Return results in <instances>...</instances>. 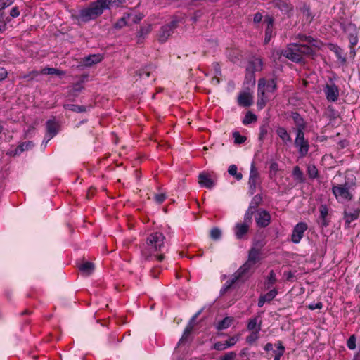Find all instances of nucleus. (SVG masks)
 Here are the masks:
<instances>
[{
  "instance_id": "obj_22",
  "label": "nucleus",
  "mask_w": 360,
  "mask_h": 360,
  "mask_svg": "<svg viewBox=\"0 0 360 360\" xmlns=\"http://www.w3.org/2000/svg\"><path fill=\"white\" fill-rule=\"evenodd\" d=\"M300 11L302 13V21L307 24L311 23L314 20V15L311 12L309 6L304 4Z\"/></svg>"
},
{
  "instance_id": "obj_34",
  "label": "nucleus",
  "mask_w": 360,
  "mask_h": 360,
  "mask_svg": "<svg viewBox=\"0 0 360 360\" xmlns=\"http://www.w3.org/2000/svg\"><path fill=\"white\" fill-rule=\"evenodd\" d=\"M261 323L262 321H259V324L258 327L256 328L255 331H252V333L246 338V342L248 343L251 345L258 339V333L259 331L261 330Z\"/></svg>"
},
{
  "instance_id": "obj_63",
  "label": "nucleus",
  "mask_w": 360,
  "mask_h": 360,
  "mask_svg": "<svg viewBox=\"0 0 360 360\" xmlns=\"http://www.w3.org/2000/svg\"><path fill=\"white\" fill-rule=\"evenodd\" d=\"M274 360H280L281 357L283 355L284 352L276 349L274 351Z\"/></svg>"
},
{
  "instance_id": "obj_61",
  "label": "nucleus",
  "mask_w": 360,
  "mask_h": 360,
  "mask_svg": "<svg viewBox=\"0 0 360 360\" xmlns=\"http://www.w3.org/2000/svg\"><path fill=\"white\" fill-rule=\"evenodd\" d=\"M6 155H10V156H15V155H20V153L16 148H11L7 153H6Z\"/></svg>"
},
{
  "instance_id": "obj_17",
  "label": "nucleus",
  "mask_w": 360,
  "mask_h": 360,
  "mask_svg": "<svg viewBox=\"0 0 360 360\" xmlns=\"http://www.w3.org/2000/svg\"><path fill=\"white\" fill-rule=\"evenodd\" d=\"M250 226L242 222L237 223L234 226V233L238 239H243L249 231Z\"/></svg>"
},
{
  "instance_id": "obj_56",
  "label": "nucleus",
  "mask_w": 360,
  "mask_h": 360,
  "mask_svg": "<svg viewBox=\"0 0 360 360\" xmlns=\"http://www.w3.org/2000/svg\"><path fill=\"white\" fill-rule=\"evenodd\" d=\"M276 274L274 271H271L268 276V283L270 285H273L276 283Z\"/></svg>"
},
{
  "instance_id": "obj_19",
  "label": "nucleus",
  "mask_w": 360,
  "mask_h": 360,
  "mask_svg": "<svg viewBox=\"0 0 360 360\" xmlns=\"http://www.w3.org/2000/svg\"><path fill=\"white\" fill-rule=\"evenodd\" d=\"M103 11L109 9L110 7H118L124 3L125 0H97Z\"/></svg>"
},
{
  "instance_id": "obj_12",
  "label": "nucleus",
  "mask_w": 360,
  "mask_h": 360,
  "mask_svg": "<svg viewBox=\"0 0 360 360\" xmlns=\"http://www.w3.org/2000/svg\"><path fill=\"white\" fill-rule=\"evenodd\" d=\"M324 93L328 101L335 102L339 97V89L334 83L328 84L324 88Z\"/></svg>"
},
{
  "instance_id": "obj_37",
  "label": "nucleus",
  "mask_w": 360,
  "mask_h": 360,
  "mask_svg": "<svg viewBox=\"0 0 360 360\" xmlns=\"http://www.w3.org/2000/svg\"><path fill=\"white\" fill-rule=\"evenodd\" d=\"M228 172L230 175L235 176L237 180H240L243 178V174L237 172V167L236 165H230L228 169Z\"/></svg>"
},
{
  "instance_id": "obj_15",
  "label": "nucleus",
  "mask_w": 360,
  "mask_h": 360,
  "mask_svg": "<svg viewBox=\"0 0 360 360\" xmlns=\"http://www.w3.org/2000/svg\"><path fill=\"white\" fill-rule=\"evenodd\" d=\"M263 63L261 58H254L248 63L246 72H250V76L253 78V73L256 71H260L262 68Z\"/></svg>"
},
{
  "instance_id": "obj_53",
  "label": "nucleus",
  "mask_w": 360,
  "mask_h": 360,
  "mask_svg": "<svg viewBox=\"0 0 360 360\" xmlns=\"http://www.w3.org/2000/svg\"><path fill=\"white\" fill-rule=\"evenodd\" d=\"M20 11L18 6L13 7L10 11V17L11 18H17L20 15Z\"/></svg>"
},
{
  "instance_id": "obj_44",
  "label": "nucleus",
  "mask_w": 360,
  "mask_h": 360,
  "mask_svg": "<svg viewBox=\"0 0 360 360\" xmlns=\"http://www.w3.org/2000/svg\"><path fill=\"white\" fill-rule=\"evenodd\" d=\"M251 207L252 205H250V208L245 212L244 216V221L242 222L249 226H250L252 223V218L253 214V212L250 210Z\"/></svg>"
},
{
  "instance_id": "obj_10",
  "label": "nucleus",
  "mask_w": 360,
  "mask_h": 360,
  "mask_svg": "<svg viewBox=\"0 0 360 360\" xmlns=\"http://www.w3.org/2000/svg\"><path fill=\"white\" fill-rule=\"evenodd\" d=\"M308 226L305 222H300L294 227L291 236V240L294 243H299L307 229Z\"/></svg>"
},
{
  "instance_id": "obj_27",
  "label": "nucleus",
  "mask_w": 360,
  "mask_h": 360,
  "mask_svg": "<svg viewBox=\"0 0 360 360\" xmlns=\"http://www.w3.org/2000/svg\"><path fill=\"white\" fill-rule=\"evenodd\" d=\"M95 266L92 262H86L79 266V271L84 276H89L94 271Z\"/></svg>"
},
{
  "instance_id": "obj_24",
  "label": "nucleus",
  "mask_w": 360,
  "mask_h": 360,
  "mask_svg": "<svg viewBox=\"0 0 360 360\" xmlns=\"http://www.w3.org/2000/svg\"><path fill=\"white\" fill-rule=\"evenodd\" d=\"M252 102V97L249 93L243 92L238 96V103L241 106L248 107Z\"/></svg>"
},
{
  "instance_id": "obj_43",
  "label": "nucleus",
  "mask_w": 360,
  "mask_h": 360,
  "mask_svg": "<svg viewBox=\"0 0 360 360\" xmlns=\"http://www.w3.org/2000/svg\"><path fill=\"white\" fill-rule=\"evenodd\" d=\"M39 75V72L33 70L28 73H26V74H24V75L20 76V78L23 79H27V80H32Z\"/></svg>"
},
{
  "instance_id": "obj_20",
  "label": "nucleus",
  "mask_w": 360,
  "mask_h": 360,
  "mask_svg": "<svg viewBox=\"0 0 360 360\" xmlns=\"http://www.w3.org/2000/svg\"><path fill=\"white\" fill-rule=\"evenodd\" d=\"M360 211L358 209H354L351 211L345 210L344 212V219L345 224L349 226L350 223L358 219Z\"/></svg>"
},
{
  "instance_id": "obj_16",
  "label": "nucleus",
  "mask_w": 360,
  "mask_h": 360,
  "mask_svg": "<svg viewBox=\"0 0 360 360\" xmlns=\"http://www.w3.org/2000/svg\"><path fill=\"white\" fill-rule=\"evenodd\" d=\"M274 6L284 13L288 14L293 10L292 5L288 0H274Z\"/></svg>"
},
{
  "instance_id": "obj_18",
  "label": "nucleus",
  "mask_w": 360,
  "mask_h": 360,
  "mask_svg": "<svg viewBox=\"0 0 360 360\" xmlns=\"http://www.w3.org/2000/svg\"><path fill=\"white\" fill-rule=\"evenodd\" d=\"M199 184L207 188H212L214 186V181L211 179L210 176L205 172L200 173L198 175Z\"/></svg>"
},
{
  "instance_id": "obj_42",
  "label": "nucleus",
  "mask_w": 360,
  "mask_h": 360,
  "mask_svg": "<svg viewBox=\"0 0 360 360\" xmlns=\"http://www.w3.org/2000/svg\"><path fill=\"white\" fill-rule=\"evenodd\" d=\"M34 144L32 141H28L20 143L18 146H17V148L20 154L23 151L27 150L29 148H32Z\"/></svg>"
},
{
  "instance_id": "obj_49",
  "label": "nucleus",
  "mask_w": 360,
  "mask_h": 360,
  "mask_svg": "<svg viewBox=\"0 0 360 360\" xmlns=\"http://www.w3.org/2000/svg\"><path fill=\"white\" fill-rule=\"evenodd\" d=\"M267 98L265 96V95L262 96L261 94L259 93V98L257 105L260 109L264 107Z\"/></svg>"
},
{
  "instance_id": "obj_64",
  "label": "nucleus",
  "mask_w": 360,
  "mask_h": 360,
  "mask_svg": "<svg viewBox=\"0 0 360 360\" xmlns=\"http://www.w3.org/2000/svg\"><path fill=\"white\" fill-rule=\"evenodd\" d=\"M262 20V15L260 13H256L254 15L253 21L255 23L261 22Z\"/></svg>"
},
{
  "instance_id": "obj_30",
  "label": "nucleus",
  "mask_w": 360,
  "mask_h": 360,
  "mask_svg": "<svg viewBox=\"0 0 360 360\" xmlns=\"http://www.w3.org/2000/svg\"><path fill=\"white\" fill-rule=\"evenodd\" d=\"M131 16V13H124V15L120 18L113 25L115 29H121L127 26V22L130 20Z\"/></svg>"
},
{
  "instance_id": "obj_29",
  "label": "nucleus",
  "mask_w": 360,
  "mask_h": 360,
  "mask_svg": "<svg viewBox=\"0 0 360 360\" xmlns=\"http://www.w3.org/2000/svg\"><path fill=\"white\" fill-rule=\"evenodd\" d=\"M102 56L100 54L89 55L84 58V63L86 66H91L101 62Z\"/></svg>"
},
{
  "instance_id": "obj_41",
  "label": "nucleus",
  "mask_w": 360,
  "mask_h": 360,
  "mask_svg": "<svg viewBox=\"0 0 360 360\" xmlns=\"http://www.w3.org/2000/svg\"><path fill=\"white\" fill-rule=\"evenodd\" d=\"M260 321L258 317L251 319L248 324V329L249 330H254L257 326L258 327Z\"/></svg>"
},
{
  "instance_id": "obj_6",
  "label": "nucleus",
  "mask_w": 360,
  "mask_h": 360,
  "mask_svg": "<svg viewBox=\"0 0 360 360\" xmlns=\"http://www.w3.org/2000/svg\"><path fill=\"white\" fill-rule=\"evenodd\" d=\"M248 185L249 193L251 195L256 192L257 188L261 185L260 174L254 162L251 164Z\"/></svg>"
},
{
  "instance_id": "obj_51",
  "label": "nucleus",
  "mask_w": 360,
  "mask_h": 360,
  "mask_svg": "<svg viewBox=\"0 0 360 360\" xmlns=\"http://www.w3.org/2000/svg\"><path fill=\"white\" fill-rule=\"evenodd\" d=\"M321 218H326L328 212V207L326 205H321L319 208Z\"/></svg>"
},
{
  "instance_id": "obj_21",
  "label": "nucleus",
  "mask_w": 360,
  "mask_h": 360,
  "mask_svg": "<svg viewBox=\"0 0 360 360\" xmlns=\"http://www.w3.org/2000/svg\"><path fill=\"white\" fill-rule=\"evenodd\" d=\"M277 293V290L273 289L267 293L261 295L258 300V307H262L266 302H271L276 296Z\"/></svg>"
},
{
  "instance_id": "obj_47",
  "label": "nucleus",
  "mask_w": 360,
  "mask_h": 360,
  "mask_svg": "<svg viewBox=\"0 0 360 360\" xmlns=\"http://www.w3.org/2000/svg\"><path fill=\"white\" fill-rule=\"evenodd\" d=\"M268 133V126L266 124H263L260 127L259 129V139L263 140L265 136L267 135Z\"/></svg>"
},
{
  "instance_id": "obj_45",
  "label": "nucleus",
  "mask_w": 360,
  "mask_h": 360,
  "mask_svg": "<svg viewBox=\"0 0 360 360\" xmlns=\"http://www.w3.org/2000/svg\"><path fill=\"white\" fill-rule=\"evenodd\" d=\"M221 231L217 227H214L210 231V237L213 240H218L221 238Z\"/></svg>"
},
{
  "instance_id": "obj_58",
  "label": "nucleus",
  "mask_w": 360,
  "mask_h": 360,
  "mask_svg": "<svg viewBox=\"0 0 360 360\" xmlns=\"http://www.w3.org/2000/svg\"><path fill=\"white\" fill-rule=\"evenodd\" d=\"M278 171V164L277 162H272L270 165V173L276 174Z\"/></svg>"
},
{
  "instance_id": "obj_4",
  "label": "nucleus",
  "mask_w": 360,
  "mask_h": 360,
  "mask_svg": "<svg viewBox=\"0 0 360 360\" xmlns=\"http://www.w3.org/2000/svg\"><path fill=\"white\" fill-rule=\"evenodd\" d=\"M103 12L102 8L96 0L91 3L88 8L80 10L78 18L82 22H88L96 18L101 15Z\"/></svg>"
},
{
  "instance_id": "obj_14",
  "label": "nucleus",
  "mask_w": 360,
  "mask_h": 360,
  "mask_svg": "<svg viewBox=\"0 0 360 360\" xmlns=\"http://www.w3.org/2000/svg\"><path fill=\"white\" fill-rule=\"evenodd\" d=\"M255 221L257 226L260 227L267 226L271 221L269 213L265 210H260L255 216Z\"/></svg>"
},
{
  "instance_id": "obj_60",
  "label": "nucleus",
  "mask_w": 360,
  "mask_h": 360,
  "mask_svg": "<svg viewBox=\"0 0 360 360\" xmlns=\"http://www.w3.org/2000/svg\"><path fill=\"white\" fill-rule=\"evenodd\" d=\"M264 22L267 24L266 27L273 28L274 25V18L271 16H266L264 19Z\"/></svg>"
},
{
  "instance_id": "obj_33",
  "label": "nucleus",
  "mask_w": 360,
  "mask_h": 360,
  "mask_svg": "<svg viewBox=\"0 0 360 360\" xmlns=\"http://www.w3.org/2000/svg\"><path fill=\"white\" fill-rule=\"evenodd\" d=\"M40 73L41 74H44V75H56L59 77L65 74L64 72L57 69V68H43Z\"/></svg>"
},
{
  "instance_id": "obj_57",
  "label": "nucleus",
  "mask_w": 360,
  "mask_h": 360,
  "mask_svg": "<svg viewBox=\"0 0 360 360\" xmlns=\"http://www.w3.org/2000/svg\"><path fill=\"white\" fill-rule=\"evenodd\" d=\"M166 199L165 193L156 194L155 195V200L159 204L162 203Z\"/></svg>"
},
{
  "instance_id": "obj_3",
  "label": "nucleus",
  "mask_w": 360,
  "mask_h": 360,
  "mask_svg": "<svg viewBox=\"0 0 360 360\" xmlns=\"http://www.w3.org/2000/svg\"><path fill=\"white\" fill-rule=\"evenodd\" d=\"M356 183L353 180L345 181L343 184L333 186L332 192L339 201H350L353 198Z\"/></svg>"
},
{
  "instance_id": "obj_59",
  "label": "nucleus",
  "mask_w": 360,
  "mask_h": 360,
  "mask_svg": "<svg viewBox=\"0 0 360 360\" xmlns=\"http://www.w3.org/2000/svg\"><path fill=\"white\" fill-rule=\"evenodd\" d=\"M7 70L3 67H0V82L4 80L7 77Z\"/></svg>"
},
{
  "instance_id": "obj_35",
  "label": "nucleus",
  "mask_w": 360,
  "mask_h": 360,
  "mask_svg": "<svg viewBox=\"0 0 360 360\" xmlns=\"http://www.w3.org/2000/svg\"><path fill=\"white\" fill-rule=\"evenodd\" d=\"M298 47L302 58L305 56H311L314 52L312 47L308 45L298 44Z\"/></svg>"
},
{
  "instance_id": "obj_13",
  "label": "nucleus",
  "mask_w": 360,
  "mask_h": 360,
  "mask_svg": "<svg viewBox=\"0 0 360 360\" xmlns=\"http://www.w3.org/2000/svg\"><path fill=\"white\" fill-rule=\"evenodd\" d=\"M240 335H236L231 337L228 340L225 342H217L213 345V349L218 351H223L227 348L234 346L236 342L239 340Z\"/></svg>"
},
{
  "instance_id": "obj_11",
  "label": "nucleus",
  "mask_w": 360,
  "mask_h": 360,
  "mask_svg": "<svg viewBox=\"0 0 360 360\" xmlns=\"http://www.w3.org/2000/svg\"><path fill=\"white\" fill-rule=\"evenodd\" d=\"M248 276L245 274L240 269H238L228 280L221 290V293L226 292L231 286L238 280L248 278Z\"/></svg>"
},
{
  "instance_id": "obj_48",
  "label": "nucleus",
  "mask_w": 360,
  "mask_h": 360,
  "mask_svg": "<svg viewBox=\"0 0 360 360\" xmlns=\"http://www.w3.org/2000/svg\"><path fill=\"white\" fill-rule=\"evenodd\" d=\"M347 345L349 349H354L356 348V337L355 335H351L347 340Z\"/></svg>"
},
{
  "instance_id": "obj_40",
  "label": "nucleus",
  "mask_w": 360,
  "mask_h": 360,
  "mask_svg": "<svg viewBox=\"0 0 360 360\" xmlns=\"http://www.w3.org/2000/svg\"><path fill=\"white\" fill-rule=\"evenodd\" d=\"M233 137L234 138V143L236 144H241L244 143L247 138L245 136H242L239 132L235 131L233 133Z\"/></svg>"
},
{
  "instance_id": "obj_32",
  "label": "nucleus",
  "mask_w": 360,
  "mask_h": 360,
  "mask_svg": "<svg viewBox=\"0 0 360 360\" xmlns=\"http://www.w3.org/2000/svg\"><path fill=\"white\" fill-rule=\"evenodd\" d=\"M46 130L48 134H50L51 137L52 138L54 136L57 132H58V124L57 123L51 120H49L46 122Z\"/></svg>"
},
{
  "instance_id": "obj_39",
  "label": "nucleus",
  "mask_w": 360,
  "mask_h": 360,
  "mask_svg": "<svg viewBox=\"0 0 360 360\" xmlns=\"http://www.w3.org/2000/svg\"><path fill=\"white\" fill-rule=\"evenodd\" d=\"M292 174L295 179L299 181L302 182L304 181L303 173L298 166H295L293 168Z\"/></svg>"
},
{
  "instance_id": "obj_62",
  "label": "nucleus",
  "mask_w": 360,
  "mask_h": 360,
  "mask_svg": "<svg viewBox=\"0 0 360 360\" xmlns=\"http://www.w3.org/2000/svg\"><path fill=\"white\" fill-rule=\"evenodd\" d=\"M193 323H191V321H190V322L188 323V324L187 325V326L186 327V328H185V330H184V332L186 334H188V335H191V332H192V330H193Z\"/></svg>"
},
{
  "instance_id": "obj_9",
  "label": "nucleus",
  "mask_w": 360,
  "mask_h": 360,
  "mask_svg": "<svg viewBox=\"0 0 360 360\" xmlns=\"http://www.w3.org/2000/svg\"><path fill=\"white\" fill-rule=\"evenodd\" d=\"M300 53L298 44H292L284 51L283 54L289 60L295 63H299L303 59Z\"/></svg>"
},
{
  "instance_id": "obj_7",
  "label": "nucleus",
  "mask_w": 360,
  "mask_h": 360,
  "mask_svg": "<svg viewBox=\"0 0 360 360\" xmlns=\"http://www.w3.org/2000/svg\"><path fill=\"white\" fill-rule=\"evenodd\" d=\"M276 89V82L275 79H266L261 78L258 81V91L262 96L266 93H273Z\"/></svg>"
},
{
  "instance_id": "obj_52",
  "label": "nucleus",
  "mask_w": 360,
  "mask_h": 360,
  "mask_svg": "<svg viewBox=\"0 0 360 360\" xmlns=\"http://www.w3.org/2000/svg\"><path fill=\"white\" fill-rule=\"evenodd\" d=\"M298 38L301 41H305L309 44L314 41V39L311 36H307L305 34H299Z\"/></svg>"
},
{
  "instance_id": "obj_50",
  "label": "nucleus",
  "mask_w": 360,
  "mask_h": 360,
  "mask_svg": "<svg viewBox=\"0 0 360 360\" xmlns=\"http://www.w3.org/2000/svg\"><path fill=\"white\" fill-rule=\"evenodd\" d=\"M236 353L235 352H230L221 356L219 360H235Z\"/></svg>"
},
{
  "instance_id": "obj_1",
  "label": "nucleus",
  "mask_w": 360,
  "mask_h": 360,
  "mask_svg": "<svg viewBox=\"0 0 360 360\" xmlns=\"http://www.w3.org/2000/svg\"><path fill=\"white\" fill-rule=\"evenodd\" d=\"M165 240V236L160 232L150 234L147 239L146 247L141 250L142 257L145 260H150L153 258V253L162 251Z\"/></svg>"
},
{
  "instance_id": "obj_54",
  "label": "nucleus",
  "mask_w": 360,
  "mask_h": 360,
  "mask_svg": "<svg viewBox=\"0 0 360 360\" xmlns=\"http://www.w3.org/2000/svg\"><path fill=\"white\" fill-rule=\"evenodd\" d=\"M272 34V29L269 27H266L265 30V38H264V43L267 44L271 37Z\"/></svg>"
},
{
  "instance_id": "obj_25",
  "label": "nucleus",
  "mask_w": 360,
  "mask_h": 360,
  "mask_svg": "<svg viewBox=\"0 0 360 360\" xmlns=\"http://www.w3.org/2000/svg\"><path fill=\"white\" fill-rule=\"evenodd\" d=\"M292 117L296 125L295 132L304 131L306 124L302 117L297 112L292 113Z\"/></svg>"
},
{
  "instance_id": "obj_46",
  "label": "nucleus",
  "mask_w": 360,
  "mask_h": 360,
  "mask_svg": "<svg viewBox=\"0 0 360 360\" xmlns=\"http://www.w3.org/2000/svg\"><path fill=\"white\" fill-rule=\"evenodd\" d=\"M309 176L311 179H315L318 176V170L314 165H309L307 168Z\"/></svg>"
},
{
  "instance_id": "obj_5",
  "label": "nucleus",
  "mask_w": 360,
  "mask_h": 360,
  "mask_svg": "<svg viewBox=\"0 0 360 360\" xmlns=\"http://www.w3.org/2000/svg\"><path fill=\"white\" fill-rule=\"evenodd\" d=\"M294 144L297 149L300 158H304L308 154L309 143L308 140L305 139L304 131L296 133Z\"/></svg>"
},
{
  "instance_id": "obj_23",
  "label": "nucleus",
  "mask_w": 360,
  "mask_h": 360,
  "mask_svg": "<svg viewBox=\"0 0 360 360\" xmlns=\"http://www.w3.org/2000/svg\"><path fill=\"white\" fill-rule=\"evenodd\" d=\"M15 0H0V20L2 21H10L9 17L6 15L5 8L10 6Z\"/></svg>"
},
{
  "instance_id": "obj_31",
  "label": "nucleus",
  "mask_w": 360,
  "mask_h": 360,
  "mask_svg": "<svg viewBox=\"0 0 360 360\" xmlns=\"http://www.w3.org/2000/svg\"><path fill=\"white\" fill-rule=\"evenodd\" d=\"M233 319L230 316L225 317L223 320L220 321L216 326L218 330H221L228 328L232 324Z\"/></svg>"
},
{
  "instance_id": "obj_2",
  "label": "nucleus",
  "mask_w": 360,
  "mask_h": 360,
  "mask_svg": "<svg viewBox=\"0 0 360 360\" xmlns=\"http://www.w3.org/2000/svg\"><path fill=\"white\" fill-rule=\"evenodd\" d=\"M264 245L263 241H257L250 248L248 260L239 268L248 277L257 262L260 260V250Z\"/></svg>"
},
{
  "instance_id": "obj_8",
  "label": "nucleus",
  "mask_w": 360,
  "mask_h": 360,
  "mask_svg": "<svg viewBox=\"0 0 360 360\" xmlns=\"http://www.w3.org/2000/svg\"><path fill=\"white\" fill-rule=\"evenodd\" d=\"M178 20H173L169 23L162 26L158 34L159 41L164 43L173 33V30L177 27Z\"/></svg>"
},
{
  "instance_id": "obj_36",
  "label": "nucleus",
  "mask_w": 360,
  "mask_h": 360,
  "mask_svg": "<svg viewBox=\"0 0 360 360\" xmlns=\"http://www.w3.org/2000/svg\"><path fill=\"white\" fill-rule=\"evenodd\" d=\"M64 108L67 110L73 112H83L86 111V108L84 105H77L75 104H66Z\"/></svg>"
},
{
  "instance_id": "obj_28",
  "label": "nucleus",
  "mask_w": 360,
  "mask_h": 360,
  "mask_svg": "<svg viewBox=\"0 0 360 360\" xmlns=\"http://www.w3.org/2000/svg\"><path fill=\"white\" fill-rule=\"evenodd\" d=\"M151 25H148L144 27H141L140 30L137 32V43L141 44L143 39L151 32Z\"/></svg>"
},
{
  "instance_id": "obj_26",
  "label": "nucleus",
  "mask_w": 360,
  "mask_h": 360,
  "mask_svg": "<svg viewBox=\"0 0 360 360\" xmlns=\"http://www.w3.org/2000/svg\"><path fill=\"white\" fill-rule=\"evenodd\" d=\"M276 132L277 135L281 139L282 141L284 144H287L292 141V139L290 137V134L287 131V130L282 127H279L276 129Z\"/></svg>"
},
{
  "instance_id": "obj_38",
  "label": "nucleus",
  "mask_w": 360,
  "mask_h": 360,
  "mask_svg": "<svg viewBox=\"0 0 360 360\" xmlns=\"http://www.w3.org/2000/svg\"><path fill=\"white\" fill-rule=\"evenodd\" d=\"M257 120V116L251 112H248L245 115L243 123L245 125L254 122Z\"/></svg>"
},
{
  "instance_id": "obj_55",
  "label": "nucleus",
  "mask_w": 360,
  "mask_h": 360,
  "mask_svg": "<svg viewBox=\"0 0 360 360\" xmlns=\"http://www.w3.org/2000/svg\"><path fill=\"white\" fill-rule=\"evenodd\" d=\"M143 18V15L142 13H138L136 15H131V18L134 23H139Z\"/></svg>"
}]
</instances>
